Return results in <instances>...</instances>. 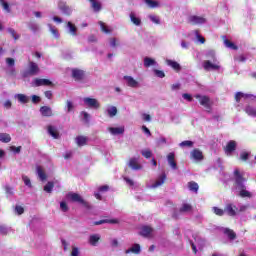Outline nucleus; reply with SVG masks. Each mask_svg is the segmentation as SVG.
Here are the masks:
<instances>
[{
  "instance_id": "41",
  "label": "nucleus",
  "mask_w": 256,
  "mask_h": 256,
  "mask_svg": "<svg viewBox=\"0 0 256 256\" xmlns=\"http://www.w3.org/2000/svg\"><path fill=\"white\" fill-rule=\"evenodd\" d=\"M48 27L53 37H55V39H59V30H57V28L51 24H48Z\"/></svg>"
},
{
  "instance_id": "59",
  "label": "nucleus",
  "mask_w": 256,
  "mask_h": 256,
  "mask_svg": "<svg viewBox=\"0 0 256 256\" xmlns=\"http://www.w3.org/2000/svg\"><path fill=\"white\" fill-rule=\"evenodd\" d=\"M234 60L238 61V63H245V61H247V57H245V55H240L236 56Z\"/></svg>"
},
{
  "instance_id": "15",
  "label": "nucleus",
  "mask_w": 256,
  "mask_h": 256,
  "mask_svg": "<svg viewBox=\"0 0 256 256\" xmlns=\"http://www.w3.org/2000/svg\"><path fill=\"white\" fill-rule=\"evenodd\" d=\"M128 166L133 171H139L142 169L141 164H139V158H131L128 162Z\"/></svg>"
},
{
  "instance_id": "57",
  "label": "nucleus",
  "mask_w": 256,
  "mask_h": 256,
  "mask_svg": "<svg viewBox=\"0 0 256 256\" xmlns=\"http://www.w3.org/2000/svg\"><path fill=\"white\" fill-rule=\"evenodd\" d=\"M22 181L24 182L26 187H32L31 179H29V177H27L26 175H22Z\"/></svg>"
},
{
  "instance_id": "47",
  "label": "nucleus",
  "mask_w": 256,
  "mask_h": 256,
  "mask_svg": "<svg viewBox=\"0 0 256 256\" xmlns=\"http://www.w3.org/2000/svg\"><path fill=\"white\" fill-rule=\"evenodd\" d=\"M99 25H100V28H101V31L103 32V33H106V34H109V33H112V29H109L106 25H105V23H103L102 21H99Z\"/></svg>"
},
{
  "instance_id": "2",
  "label": "nucleus",
  "mask_w": 256,
  "mask_h": 256,
  "mask_svg": "<svg viewBox=\"0 0 256 256\" xmlns=\"http://www.w3.org/2000/svg\"><path fill=\"white\" fill-rule=\"evenodd\" d=\"M39 73V65L33 61L28 62L27 68L23 71V77H33Z\"/></svg>"
},
{
  "instance_id": "18",
  "label": "nucleus",
  "mask_w": 256,
  "mask_h": 256,
  "mask_svg": "<svg viewBox=\"0 0 256 256\" xmlns=\"http://www.w3.org/2000/svg\"><path fill=\"white\" fill-rule=\"evenodd\" d=\"M190 157H191V159H193L194 161H203V152H201V150H199V149H194V150L190 153Z\"/></svg>"
},
{
  "instance_id": "36",
  "label": "nucleus",
  "mask_w": 256,
  "mask_h": 256,
  "mask_svg": "<svg viewBox=\"0 0 256 256\" xmlns=\"http://www.w3.org/2000/svg\"><path fill=\"white\" fill-rule=\"evenodd\" d=\"M106 113L108 115V117L110 118H113L117 115V107L115 106H109L107 109H106Z\"/></svg>"
},
{
  "instance_id": "53",
  "label": "nucleus",
  "mask_w": 256,
  "mask_h": 256,
  "mask_svg": "<svg viewBox=\"0 0 256 256\" xmlns=\"http://www.w3.org/2000/svg\"><path fill=\"white\" fill-rule=\"evenodd\" d=\"M73 109H74L73 102H71V100H67L66 101V112L71 113V111H73Z\"/></svg>"
},
{
  "instance_id": "55",
  "label": "nucleus",
  "mask_w": 256,
  "mask_h": 256,
  "mask_svg": "<svg viewBox=\"0 0 256 256\" xmlns=\"http://www.w3.org/2000/svg\"><path fill=\"white\" fill-rule=\"evenodd\" d=\"M7 31H8V33L11 34V36L13 37V39H15V41H17V39H19V35H18L17 32L15 31V29H13V28H8Z\"/></svg>"
},
{
  "instance_id": "50",
  "label": "nucleus",
  "mask_w": 256,
  "mask_h": 256,
  "mask_svg": "<svg viewBox=\"0 0 256 256\" xmlns=\"http://www.w3.org/2000/svg\"><path fill=\"white\" fill-rule=\"evenodd\" d=\"M206 59H211L212 61L217 60V57L215 56V52L213 50H208L206 52Z\"/></svg>"
},
{
  "instance_id": "28",
  "label": "nucleus",
  "mask_w": 256,
  "mask_h": 256,
  "mask_svg": "<svg viewBox=\"0 0 256 256\" xmlns=\"http://www.w3.org/2000/svg\"><path fill=\"white\" fill-rule=\"evenodd\" d=\"M100 239H101V236L99 234L90 235L89 243L90 245H92V247H97V243H99Z\"/></svg>"
},
{
  "instance_id": "42",
  "label": "nucleus",
  "mask_w": 256,
  "mask_h": 256,
  "mask_svg": "<svg viewBox=\"0 0 256 256\" xmlns=\"http://www.w3.org/2000/svg\"><path fill=\"white\" fill-rule=\"evenodd\" d=\"M188 188L190 191L197 193L199 191V184H197V182H189Z\"/></svg>"
},
{
  "instance_id": "16",
  "label": "nucleus",
  "mask_w": 256,
  "mask_h": 256,
  "mask_svg": "<svg viewBox=\"0 0 256 256\" xmlns=\"http://www.w3.org/2000/svg\"><path fill=\"white\" fill-rule=\"evenodd\" d=\"M33 85H34V87L49 86V85H53V82H51V80H49V79L36 78L33 81Z\"/></svg>"
},
{
  "instance_id": "13",
  "label": "nucleus",
  "mask_w": 256,
  "mask_h": 256,
  "mask_svg": "<svg viewBox=\"0 0 256 256\" xmlns=\"http://www.w3.org/2000/svg\"><path fill=\"white\" fill-rule=\"evenodd\" d=\"M129 17H130L131 23L134 24L135 27H141V25H143V22L141 21V17H139L137 13L130 12Z\"/></svg>"
},
{
  "instance_id": "17",
  "label": "nucleus",
  "mask_w": 256,
  "mask_h": 256,
  "mask_svg": "<svg viewBox=\"0 0 256 256\" xmlns=\"http://www.w3.org/2000/svg\"><path fill=\"white\" fill-rule=\"evenodd\" d=\"M91 5V9H93L94 13H99L101 9H103V5L101 4V0H88Z\"/></svg>"
},
{
  "instance_id": "32",
  "label": "nucleus",
  "mask_w": 256,
  "mask_h": 256,
  "mask_svg": "<svg viewBox=\"0 0 256 256\" xmlns=\"http://www.w3.org/2000/svg\"><path fill=\"white\" fill-rule=\"evenodd\" d=\"M157 65V61L155 59L150 58V57H145L144 58V67L149 68Z\"/></svg>"
},
{
  "instance_id": "26",
  "label": "nucleus",
  "mask_w": 256,
  "mask_h": 256,
  "mask_svg": "<svg viewBox=\"0 0 256 256\" xmlns=\"http://www.w3.org/2000/svg\"><path fill=\"white\" fill-rule=\"evenodd\" d=\"M36 173L40 179V181H46L47 180V174L45 173V170L41 166L36 167Z\"/></svg>"
},
{
  "instance_id": "37",
  "label": "nucleus",
  "mask_w": 256,
  "mask_h": 256,
  "mask_svg": "<svg viewBox=\"0 0 256 256\" xmlns=\"http://www.w3.org/2000/svg\"><path fill=\"white\" fill-rule=\"evenodd\" d=\"M129 253H135V254L141 253V246L139 244H134L130 249L126 250V254H129Z\"/></svg>"
},
{
  "instance_id": "54",
  "label": "nucleus",
  "mask_w": 256,
  "mask_h": 256,
  "mask_svg": "<svg viewBox=\"0 0 256 256\" xmlns=\"http://www.w3.org/2000/svg\"><path fill=\"white\" fill-rule=\"evenodd\" d=\"M81 116L83 117V121L85 123H89V121L91 119V115H89V113H87L86 111H82Z\"/></svg>"
},
{
  "instance_id": "25",
  "label": "nucleus",
  "mask_w": 256,
  "mask_h": 256,
  "mask_svg": "<svg viewBox=\"0 0 256 256\" xmlns=\"http://www.w3.org/2000/svg\"><path fill=\"white\" fill-rule=\"evenodd\" d=\"M236 147H237V143H236L235 141L231 140V141L228 142V144L226 145L225 153H226L227 155H231V153H232L233 151H235Z\"/></svg>"
},
{
  "instance_id": "22",
  "label": "nucleus",
  "mask_w": 256,
  "mask_h": 256,
  "mask_svg": "<svg viewBox=\"0 0 256 256\" xmlns=\"http://www.w3.org/2000/svg\"><path fill=\"white\" fill-rule=\"evenodd\" d=\"M40 113L43 117H53V109L49 106H42L40 108Z\"/></svg>"
},
{
  "instance_id": "62",
  "label": "nucleus",
  "mask_w": 256,
  "mask_h": 256,
  "mask_svg": "<svg viewBox=\"0 0 256 256\" xmlns=\"http://www.w3.org/2000/svg\"><path fill=\"white\" fill-rule=\"evenodd\" d=\"M240 159L242 160V161H247L248 159H249V152H241L240 153Z\"/></svg>"
},
{
  "instance_id": "3",
  "label": "nucleus",
  "mask_w": 256,
  "mask_h": 256,
  "mask_svg": "<svg viewBox=\"0 0 256 256\" xmlns=\"http://www.w3.org/2000/svg\"><path fill=\"white\" fill-rule=\"evenodd\" d=\"M66 199L68 201H72V203H80V205H83V207H86V209H89L90 205L88 204L87 201L81 197V195L75 193V192H70L66 195Z\"/></svg>"
},
{
  "instance_id": "35",
  "label": "nucleus",
  "mask_w": 256,
  "mask_h": 256,
  "mask_svg": "<svg viewBox=\"0 0 256 256\" xmlns=\"http://www.w3.org/2000/svg\"><path fill=\"white\" fill-rule=\"evenodd\" d=\"M67 28H68V31H69L70 35H72L73 37H76V35H77V26H75V24H73L71 22H68L67 23Z\"/></svg>"
},
{
  "instance_id": "14",
  "label": "nucleus",
  "mask_w": 256,
  "mask_h": 256,
  "mask_svg": "<svg viewBox=\"0 0 256 256\" xmlns=\"http://www.w3.org/2000/svg\"><path fill=\"white\" fill-rule=\"evenodd\" d=\"M224 213H227L230 217H235L237 215V206L233 204H226Z\"/></svg>"
},
{
  "instance_id": "60",
  "label": "nucleus",
  "mask_w": 256,
  "mask_h": 256,
  "mask_svg": "<svg viewBox=\"0 0 256 256\" xmlns=\"http://www.w3.org/2000/svg\"><path fill=\"white\" fill-rule=\"evenodd\" d=\"M24 212H25V209L22 206L17 205L15 207V213H17V215H23Z\"/></svg>"
},
{
  "instance_id": "61",
  "label": "nucleus",
  "mask_w": 256,
  "mask_h": 256,
  "mask_svg": "<svg viewBox=\"0 0 256 256\" xmlns=\"http://www.w3.org/2000/svg\"><path fill=\"white\" fill-rule=\"evenodd\" d=\"M6 64H7L8 67H15V59L6 58Z\"/></svg>"
},
{
  "instance_id": "20",
  "label": "nucleus",
  "mask_w": 256,
  "mask_h": 256,
  "mask_svg": "<svg viewBox=\"0 0 256 256\" xmlns=\"http://www.w3.org/2000/svg\"><path fill=\"white\" fill-rule=\"evenodd\" d=\"M72 77L75 81H81L85 77V71L79 69H72Z\"/></svg>"
},
{
  "instance_id": "7",
  "label": "nucleus",
  "mask_w": 256,
  "mask_h": 256,
  "mask_svg": "<svg viewBox=\"0 0 256 256\" xmlns=\"http://www.w3.org/2000/svg\"><path fill=\"white\" fill-rule=\"evenodd\" d=\"M241 99H244L245 101H256V95L247 94V93H243V92H237L235 94L236 103H240Z\"/></svg>"
},
{
  "instance_id": "24",
  "label": "nucleus",
  "mask_w": 256,
  "mask_h": 256,
  "mask_svg": "<svg viewBox=\"0 0 256 256\" xmlns=\"http://www.w3.org/2000/svg\"><path fill=\"white\" fill-rule=\"evenodd\" d=\"M60 11H62V13L64 15H71L73 13V8H71L70 6H67V4H63V3H60L58 5Z\"/></svg>"
},
{
  "instance_id": "30",
  "label": "nucleus",
  "mask_w": 256,
  "mask_h": 256,
  "mask_svg": "<svg viewBox=\"0 0 256 256\" xmlns=\"http://www.w3.org/2000/svg\"><path fill=\"white\" fill-rule=\"evenodd\" d=\"M48 133L53 137L54 139H59V131L55 126H48Z\"/></svg>"
},
{
  "instance_id": "10",
  "label": "nucleus",
  "mask_w": 256,
  "mask_h": 256,
  "mask_svg": "<svg viewBox=\"0 0 256 256\" xmlns=\"http://www.w3.org/2000/svg\"><path fill=\"white\" fill-rule=\"evenodd\" d=\"M194 97L195 99H198L200 105L206 107V109H209V107H211V99H209L208 96L196 94Z\"/></svg>"
},
{
  "instance_id": "39",
  "label": "nucleus",
  "mask_w": 256,
  "mask_h": 256,
  "mask_svg": "<svg viewBox=\"0 0 256 256\" xmlns=\"http://www.w3.org/2000/svg\"><path fill=\"white\" fill-rule=\"evenodd\" d=\"M223 233L227 235V237H229V239H231L232 241L237 237L235 232L229 228H223Z\"/></svg>"
},
{
  "instance_id": "6",
  "label": "nucleus",
  "mask_w": 256,
  "mask_h": 256,
  "mask_svg": "<svg viewBox=\"0 0 256 256\" xmlns=\"http://www.w3.org/2000/svg\"><path fill=\"white\" fill-rule=\"evenodd\" d=\"M139 235H141V237H146L147 239H151V237L155 236V229L147 225L142 226L140 228Z\"/></svg>"
},
{
  "instance_id": "23",
  "label": "nucleus",
  "mask_w": 256,
  "mask_h": 256,
  "mask_svg": "<svg viewBox=\"0 0 256 256\" xmlns=\"http://www.w3.org/2000/svg\"><path fill=\"white\" fill-rule=\"evenodd\" d=\"M166 64L168 65V67H171L172 69H174V71H177V72L181 71V64L177 61L167 59Z\"/></svg>"
},
{
  "instance_id": "38",
  "label": "nucleus",
  "mask_w": 256,
  "mask_h": 256,
  "mask_svg": "<svg viewBox=\"0 0 256 256\" xmlns=\"http://www.w3.org/2000/svg\"><path fill=\"white\" fill-rule=\"evenodd\" d=\"M223 39L225 47L232 49L233 51H237V45H235V43L229 41L226 37H223Z\"/></svg>"
},
{
  "instance_id": "34",
  "label": "nucleus",
  "mask_w": 256,
  "mask_h": 256,
  "mask_svg": "<svg viewBox=\"0 0 256 256\" xmlns=\"http://www.w3.org/2000/svg\"><path fill=\"white\" fill-rule=\"evenodd\" d=\"M103 223H111L113 225L119 224V219H106L94 222V225H103Z\"/></svg>"
},
{
  "instance_id": "40",
  "label": "nucleus",
  "mask_w": 256,
  "mask_h": 256,
  "mask_svg": "<svg viewBox=\"0 0 256 256\" xmlns=\"http://www.w3.org/2000/svg\"><path fill=\"white\" fill-rule=\"evenodd\" d=\"M1 143H11V135L8 133H0Z\"/></svg>"
},
{
  "instance_id": "63",
  "label": "nucleus",
  "mask_w": 256,
  "mask_h": 256,
  "mask_svg": "<svg viewBox=\"0 0 256 256\" xmlns=\"http://www.w3.org/2000/svg\"><path fill=\"white\" fill-rule=\"evenodd\" d=\"M3 107L4 109H11V107H13V103L11 102V100H6L3 102Z\"/></svg>"
},
{
  "instance_id": "48",
  "label": "nucleus",
  "mask_w": 256,
  "mask_h": 256,
  "mask_svg": "<svg viewBox=\"0 0 256 256\" xmlns=\"http://www.w3.org/2000/svg\"><path fill=\"white\" fill-rule=\"evenodd\" d=\"M194 145L193 141L191 140H185V141H182L180 144H179V147H188V148H192Z\"/></svg>"
},
{
  "instance_id": "64",
  "label": "nucleus",
  "mask_w": 256,
  "mask_h": 256,
  "mask_svg": "<svg viewBox=\"0 0 256 256\" xmlns=\"http://www.w3.org/2000/svg\"><path fill=\"white\" fill-rule=\"evenodd\" d=\"M60 209H61V211H63L64 213H67V211H69V206H67V203L61 202V203H60Z\"/></svg>"
},
{
  "instance_id": "12",
  "label": "nucleus",
  "mask_w": 256,
  "mask_h": 256,
  "mask_svg": "<svg viewBox=\"0 0 256 256\" xmlns=\"http://www.w3.org/2000/svg\"><path fill=\"white\" fill-rule=\"evenodd\" d=\"M188 21L191 23V25H203L204 23H207V19L195 15L190 16Z\"/></svg>"
},
{
  "instance_id": "29",
  "label": "nucleus",
  "mask_w": 256,
  "mask_h": 256,
  "mask_svg": "<svg viewBox=\"0 0 256 256\" xmlns=\"http://www.w3.org/2000/svg\"><path fill=\"white\" fill-rule=\"evenodd\" d=\"M14 99H17V101L22 104L29 103V96L25 94H16Z\"/></svg>"
},
{
  "instance_id": "4",
  "label": "nucleus",
  "mask_w": 256,
  "mask_h": 256,
  "mask_svg": "<svg viewBox=\"0 0 256 256\" xmlns=\"http://www.w3.org/2000/svg\"><path fill=\"white\" fill-rule=\"evenodd\" d=\"M189 213H193V206H191L189 203H183L178 211L175 210L173 217L178 219L179 215H189Z\"/></svg>"
},
{
  "instance_id": "44",
  "label": "nucleus",
  "mask_w": 256,
  "mask_h": 256,
  "mask_svg": "<svg viewBox=\"0 0 256 256\" xmlns=\"http://www.w3.org/2000/svg\"><path fill=\"white\" fill-rule=\"evenodd\" d=\"M195 242L191 241V247L193 253H197V245H201V239L200 238H194Z\"/></svg>"
},
{
  "instance_id": "21",
  "label": "nucleus",
  "mask_w": 256,
  "mask_h": 256,
  "mask_svg": "<svg viewBox=\"0 0 256 256\" xmlns=\"http://www.w3.org/2000/svg\"><path fill=\"white\" fill-rule=\"evenodd\" d=\"M167 161L171 169H173L174 171L177 170V162H175V153L170 152L167 155Z\"/></svg>"
},
{
  "instance_id": "43",
  "label": "nucleus",
  "mask_w": 256,
  "mask_h": 256,
  "mask_svg": "<svg viewBox=\"0 0 256 256\" xmlns=\"http://www.w3.org/2000/svg\"><path fill=\"white\" fill-rule=\"evenodd\" d=\"M192 33L195 35L197 43H201L202 45L205 43V38L199 34V30H194Z\"/></svg>"
},
{
  "instance_id": "52",
  "label": "nucleus",
  "mask_w": 256,
  "mask_h": 256,
  "mask_svg": "<svg viewBox=\"0 0 256 256\" xmlns=\"http://www.w3.org/2000/svg\"><path fill=\"white\" fill-rule=\"evenodd\" d=\"M0 3L4 11H6V13H11V8H9V3H7L5 0H0Z\"/></svg>"
},
{
  "instance_id": "27",
  "label": "nucleus",
  "mask_w": 256,
  "mask_h": 256,
  "mask_svg": "<svg viewBox=\"0 0 256 256\" xmlns=\"http://www.w3.org/2000/svg\"><path fill=\"white\" fill-rule=\"evenodd\" d=\"M244 111L249 117H256V108L254 106L246 105Z\"/></svg>"
},
{
  "instance_id": "33",
  "label": "nucleus",
  "mask_w": 256,
  "mask_h": 256,
  "mask_svg": "<svg viewBox=\"0 0 256 256\" xmlns=\"http://www.w3.org/2000/svg\"><path fill=\"white\" fill-rule=\"evenodd\" d=\"M144 3H146L147 7H149V9H157V7H159V1L157 0H144Z\"/></svg>"
},
{
  "instance_id": "11",
  "label": "nucleus",
  "mask_w": 256,
  "mask_h": 256,
  "mask_svg": "<svg viewBox=\"0 0 256 256\" xmlns=\"http://www.w3.org/2000/svg\"><path fill=\"white\" fill-rule=\"evenodd\" d=\"M123 79L127 87H131L132 89H137L140 87L139 81L132 76H124Z\"/></svg>"
},
{
  "instance_id": "45",
  "label": "nucleus",
  "mask_w": 256,
  "mask_h": 256,
  "mask_svg": "<svg viewBox=\"0 0 256 256\" xmlns=\"http://www.w3.org/2000/svg\"><path fill=\"white\" fill-rule=\"evenodd\" d=\"M212 211L215 215H218V217H223V215H225V210L219 207H212Z\"/></svg>"
},
{
  "instance_id": "58",
  "label": "nucleus",
  "mask_w": 256,
  "mask_h": 256,
  "mask_svg": "<svg viewBox=\"0 0 256 256\" xmlns=\"http://www.w3.org/2000/svg\"><path fill=\"white\" fill-rule=\"evenodd\" d=\"M9 231H11L10 228H8L6 226H0V235H7V233H9Z\"/></svg>"
},
{
  "instance_id": "56",
  "label": "nucleus",
  "mask_w": 256,
  "mask_h": 256,
  "mask_svg": "<svg viewBox=\"0 0 256 256\" xmlns=\"http://www.w3.org/2000/svg\"><path fill=\"white\" fill-rule=\"evenodd\" d=\"M153 72L156 77H159V79H163L165 77V72H163V70L154 69Z\"/></svg>"
},
{
  "instance_id": "46",
  "label": "nucleus",
  "mask_w": 256,
  "mask_h": 256,
  "mask_svg": "<svg viewBox=\"0 0 256 256\" xmlns=\"http://www.w3.org/2000/svg\"><path fill=\"white\" fill-rule=\"evenodd\" d=\"M148 19H150V21H152V23H155V25H160L161 24V19L159 18V16L157 15H149Z\"/></svg>"
},
{
  "instance_id": "19",
  "label": "nucleus",
  "mask_w": 256,
  "mask_h": 256,
  "mask_svg": "<svg viewBox=\"0 0 256 256\" xmlns=\"http://www.w3.org/2000/svg\"><path fill=\"white\" fill-rule=\"evenodd\" d=\"M108 131L111 135H123L125 133V126L109 127Z\"/></svg>"
},
{
  "instance_id": "51",
  "label": "nucleus",
  "mask_w": 256,
  "mask_h": 256,
  "mask_svg": "<svg viewBox=\"0 0 256 256\" xmlns=\"http://www.w3.org/2000/svg\"><path fill=\"white\" fill-rule=\"evenodd\" d=\"M55 187V185L53 184V182H48L45 186H44V191H46V193H51V191H53V188Z\"/></svg>"
},
{
  "instance_id": "49",
  "label": "nucleus",
  "mask_w": 256,
  "mask_h": 256,
  "mask_svg": "<svg viewBox=\"0 0 256 256\" xmlns=\"http://www.w3.org/2000/svg\"><path fill=\"white\" fill-rule=\"evenodd\" d=\"M141 154H142L143 157H145L146 159H151V157H153V152H151V150H149V149L141 150Z\"/></svg>"
},
{
  "instance_id": "1",
  "label": "nucleus",
  "mask_w": 256,
  "mask_h": 256,
  "mask_svg": "<svg viewBox=\"0 0 256 256\" xmlns=\"http://www.w3.org/2000/svg\"><path fill=\"white\" fill-rule=\"evenodd\" d=\"M247 178H244L243 172L239 171V169L234 170V191L235 193L242 198L248 197L251 199L253 194L247 190Z\"/></svg>"
},
{
  "instance_id": "9",
  "label": "nucleus",
  "mask_w": 256,
  "mask_h": 256,
  "mask_svg": "<svg viewBox=\"0 0 256 256\" xmlns=\"http://www.w3.org/2000/svg\"><path fill=\"white\" fill-rule=\"evenodd\" d=\"M83 102L86 107H90V109H99V107H101V104L95 98L86 97L83 99Z\"/></svg>"
},
{
  "instance_id": "8",
  "label": "nucleus",
  "mask_w": 256,
  "mask_h": 256,
  "mask_svg": "<svg viewBox=\"0 0 256 256\" xmlns=\"http://www.w3.org/2000/svg\"><path fill=\"white\" fill-rule=\"evenodd\" d=\"M167 176L165 174H161L155 181H152V184H148V189H157V187H161L165 183Z\"/></svg>"
},
{
  "instance_id": "5",
  "label": "nucleus",
  "mask_w": 256,
  "mask_h": 256,
  "mask_svg": "<svg viewBox=\"0 0 256 256\" xmlns=\"http://www.w3.org/2000/svg\"><path fill=\"white\" fill-rule=\"evenodd\" d=\"M202 67L205 71H219L221 69L218 60H212V62L211 60H205Z\"/></svg>"
},
{
  "instance_id": "31",
  "label": "nucleus",
  "mask_w": 256,
  "mask_h": 256,
  "mask_svg": "<svg viewBox=\"0 0 256 256\" xmlns=\"http://www.w3.org/2000/svg\"><path fill=\"white\" fill-rule=\"evenodd\" d=\"M87 141H89V138H87L86 136L76 137V143H77L78 147H83V146L87 145Z\"/></svg>"
}]
</instances>
